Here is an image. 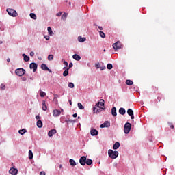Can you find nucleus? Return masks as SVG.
<instances>
[{
  "instance_id": "26",
  "label": "nucleus",
  "mask_w": 175,
  "mask_h": 175,
  "mask_svg": "<svg viewBox=\"0 0 175 175\" xmlns=\"http://www.w3.org/2000/svg\"><path fill=\"white\" fill-rule=\"evenodd\" d=\"M69 162H70V165L71 166H76V161H75V160L73 159H70L69 160Z\"/></svg>"
},
{
  "instance_id": "5",
  "label": "nucleus",
  "mask_w": 175,
  "mask_h": 175,
  "mask_svg": "<svg viewBox=\"0 0 175 175\" xmlns=\"http://www.w3.org/2000/svg\"><path fill=\"white\" fill-rule=\"evenodd\" d=\"M15 73L19 77L24 76L25 75V70L24 68H18L15 70Z\"/></svg>"
},
{
  "instance_id": "50",
  "label": "nucleus",
  "mask_w": 175,
  "mask_h": 175,
  "mask_svg": "<svg viewBox=\"0 0 175 175\" xmlns=\"http://www.w3.org/2000/svg\"><path fill=\"white\" fill-rule=\"evenodd\" d=\"M98 29H100V31H102L103 29V28L102 27L99 26Z\"/></svg>"
},
{
  "instance_id": "21",
  "label": "nucleus",
  "mask_w": 175,
  "mask_h": 175,
  "mask_svg": "<svg viewBox=\"0 0 175 175\" xmlns=\"http://www.w3.org/2000/svg\"><path fill=\"white\" fill-rule=\"evenodd\" d=\"M119 113H120V114H122V116H124L125 114V113H126V111H125V109L120 108L119 109Z\"/></svg>"
},
{
  "instance_id": "47",
  "label": "nucleus",
  "mask_w": 175,
  "mask_h": 175,
  "mask_svg": "<svg viewBox=\"0 0 175 175\" xmlns=\"http://www.w3.org/2000/svg\"><path fill=\"white\" fill-rule=\"evenodd\" d=\"M64 65H65V66L68 67V62L64 61Z\"/></svg>"
},
{
  "instance_id": "42",
  "label": "nucleus",
  "mask_w": 175,
  "mask_h": 175,
  "mask_svg": "<svg viewBox=\"0 0 175 175\" xmlns=\"http://www.w3.org/2000/svg\"><path fill=\"white\" fill-rule=\"evenodd\" d=\"M62 15V12H58L57 14H56L57 17H59V16Z\"/></svg>"
},
{
  "instance_id": "44",
  "label": "nucleus",
  "mask_w": 175,
  "mask_h": 175,
  "mask_svg": "<svg viewBox=\"0 0 175 175\" xmlns=\"http://www.w3.org/2000/svg\"><path fill=\"white\" fill-rule=\"evenodd\" d=\"M35 55V53L33 51L30 52V57H33Z\"/></svg>"
},
{
  "instance_id": "29",
  "label": "nucleus",
  "mask_w": 175,
  "mask_h": 175,
  "mask_svg": "<svg viewBox=\"0 0 175 175\" xmlns=\"http://www.w3.org/2000/svg\"><path fill=\"white\" fill-rule=\"evenodd\" d=\"M33 158V153L32 150H29V159H32Z\"/></svg>"
},
{
  "instance_id": "27",
  "label": "nucleus",
  "mask_w": 175,
  "mask_h": 175,
  "mask_svg": "<svg viewBox=\"0 0 175 175\" xmlns=\"http://www.w3.org/2000/svg\"><path fill=\"white\" fill-rule=\"evenodd\" d=\"M68 75H69V68H67L63 72V76H64V77L68 76Z\"/></svg>"
},
{
  "instance_id": "60",
  "label": "nucleus",
  "mask_w": 175,
  "mask_h": 175,
  "mask_svg": "<svg viewBox=\"0 0 175 175\" xmlns=\"http://www.w3.org/2000/svg\"><path fill=\"white\" fill-rule=\"evenodd\" d=\"M30 80H33L32 78H30Z\"/></svg>"
},
{
  "instance_id": "59",
  "label": "nucleus",
  "mask_w": 175,
  "mask_h": 175,
  "mask_svg": "<svg viewBox=\"0 0 175 175\" xmlns=\"http://www.w3.org/2000/svg\"><path fill=\"white\" fill-rule=\"evenodd\" d=\"M59 167H60V168L62 167V165H59Z\"/></svg>"
},
{
  "instance_id": "56",
  "label": "nucleus",
  "mask_w": 175,
  "mask_h": 175,
  "mask_svg": "<svg viewBox=\"0 0 175 175\" xmlns=\"http://www.w3.org/2000/svg\"><path fill=\"white\" fill-rule=\"evenodd\" d=\"M131 116V120H133L135 118V116H133V115H132Z\"/></svg>"
},
{
  "instance_id": "1",
  "label": "nucleus",
  "mask_w": 175,
  "mask_h": 175,
  "mask_svg": "<svg viewBox=\"0 0 175 175\" xmlns=\"http://www.w3.org/2000/svg\"><path fill=\"white\" fill-rule=\"evenodd\" d=\"M108 155L109 158H111V159H116L117 157H118V151H113V150L109 149L108 150Z\"/></svg>"
},
{
  "instance_id": "28",
  "label": "nucleus",
  "mask_w": 175,
  "mask_h": 175,
  "mask_svg": "<svg viewBox=\"0 0 175 175\" xmlns=\"http://www.w3.org/2000/svg\"><path fill=\"white\" fill-rule=\"evenodd\" d=\"M126 84L127 85H132L133 84V81H132V80L127 79L126 81Z\"/></svg>"
},
{
  "instance_id": "41",
  "label": "nucleus",
  "mask_w": 175,
  "mask_h": 175,
  "mask_svg": "<svg viewBox=\"0 0 175 175\" xmlns=\"http://www.w3.org/2000/svg\"><path fill=\"white\" fill-rule=\"evenodd\" d=\"M169 126L171 128V129H174V126L172 123H169Z\"/></svg>"
},
{
  "instance_id": "8",
  "label": "nucleus",
  "mask_w": 175,
  "mask_h": 175,
  "mask_svg": "<svg viewBox=\"0 0 175 175\" xmlns=\"http://www.w3.org/2000/svg\"><path fill=\"white\" fill-rule=\"evenodd\" d=\"M102 110H105V108L100 107H97V108H96V107H94L93 108L94 113H100V111H102Z\"/></svg>"
},
{
  "instance_id": "36",
  "label": "nucleus",
  "mask_w": 175,
  "mask_h": 175,
  "mask_svg": "<svg viewBox=\"0 0 175 175\" xmlns=\"http://www.w3.org/2000/svg\"><path fill=\"white\" fill-rule=\"evenodd\" d=\"M107 68L109 69V70H111V69H113V64H108L107 65Z\"/></svg>"
},
{
  "instance_id": "14",
  "label": "nucleus",
  "mask_w": 175,
  "mask_h": 175,
  "mask_svg": "<svg viewBox=\"0 0 175 175\" xmlns=\"http://www.w3.org/2000/svg\"><path fill=\"white\" fill-rule=\"evenodd\" d=\"M41 68L42 69V70H47L48 72H51V70H50L49 67H47V65H46L45 64H42L41 65Z\"/></svg>"
},
{
  "instance_id": "46",
  "label": "nucleus",
  "mask_w": 175,
  "mask_h": 175,
  "mask_svg": "<svg viewBox=\"0 0 175 175\" xmlns=\"http://www.w3.org/2000/svg\"><path fill=\"white\" fill-rule=\"evenodd\" d=\"M72 66H73V63H70L69 66H68V69H70V68H72Z\"/></svg>"
},
{
  "instance_id": "30",
  "label": "nucleus",
  "mask_w": 175,
  "mask_h": 175,
  "mask_svg": "<svg viewBox=\"0 0 175 175\" xmlns=\"http://www.w3.org/2000/svg\"><path fill=\"white\" fill-rule=\"evenodd\" d=\"M78 107L80 110H84V106H83L81 103H78Z\"/></svg>"
},
{
  "instance_id": "39",
  "label": "nucleus",
  "mask_w": 175,
  "mask_h": 175,
  "mask_svg": "<svg viewBox=\"0 0 175 175\" xmlns=\"http://www.w3.org/2000/svg\"><path fill=\"white\" fill-rule=\"evenodd\" d=\"M68 87H69V88H75V84H73V83H68Z\"/></svg>"
},
{
  "instance_id": "13",
  "label": "nucleus",
  "mask_w": 175,
  "mask_h": 175,
  "mask_svg": "<svg viewBox=\"0 0 175 175\" xmlns=\"http://www.w3.org/2000/svg\"><path fill=\"white\" fill-rule=\"evenodd\" d=\"M55 133H57V130L53 129L49 131L48 136H49V137H51V136H53V135H55Z\"/></svg>"
},
{
  "instance_id": "24",
  "label": "nucleus",
  "mask_w": 175,
  "mask_h": 175,
  "mask_svg": "<svg viewBox=\"0 0 175 175\" xmlns=\"http://www.w3.org/2000/svg\"><path fill=\"white\" fill-rule=\"evenodd\" d=\"M37 126L38 128H42V126H43V123L42 122V120H39L38 121H37Z\"/></svg>"
},
{
  "instance_id": "16",
  "label": "nucleus",
  "mask_w": 175,
  "mask_h": 175,
  "mask_svg": "<svg viewBox=\"0 0 175 175\" xmlns=\"http://www.w3.org/2000/svg\"><path fill=\"white\" fill-rule=\"evenodd\" d=\"M92 136H96L98 135V131L95 129H92L90 131Z\"/></svg>"
},
{
  "instance_id": "22",
  "label": "nucleus",
  "mask_w": 175,
  "mask_h": 175,
  "mask_svg": "<svg viewBox=\"0 0 175 175\" xmlns=\"http://www.w3.org/2000/svg\"><path fill=\"white\" fill-rule=\"evenodd\" d=\"M47 29H48V33H49V35L50 36H53V34L54 33L53 32V30L51 29V27H49L47 28Z\"/></svg>"
},
{
  "instance_id": "55",
  "label": "nucleus",
  "mask_w": 175,
  "mask_h": 175,
  "mask_svg": "<svg viewBox=\"0 0 175 175\" xmlns=\"http://www.w3.org/2000/svg\"><path fill=\"white\" fill-rule=\"evenodd\" d=\"M60 111H61L62 114H64V109H62L60 110Z\"/></svg>"
},
{
  "instance_id": "45",
  "label": "nucleus",
  "mask_w": 175,
  "mask_h": 175,
  "mask_svg": "<svg viewBox=\"0 0 175 175\" xmlns=\"http://www.w3.org/2000/svg\"><path fill=\"white\" fill-rule=\"evenodd\" d=\"M0 88L1 90H5V85L3 84H1Z\"/></svg>"
},
{
  "instance_id": "17",
  "label": "nucleus",
  "mask_w": 175,
  "mask_h": 175,
  "mask_svg": "<svg viewBox=\"0 0 175 175\" xmlns=\"http://www.w3.org/2000/svg\"><path fill=\"white\" fill-rule=\"evenodd\" d=\"M72 58L73 59H75V61H80V59H81V57H80V55L77 54L73 55Z\"/></svg>"
},
{
  "instance_id": "43",
  "label": "nucleus",
  "mask_w": 175,
  "mask_h": 175,
  "mask_svg": "<svg viewBox=\"0 0 175 175\" xmlns=\"http://www.w3.org/2000/svg\"><path fill=\"white\" fill-rule=\"evenodd\" d=\"M44 38L46 39V40H50V36H45Z\"/></svg>"
},
{
  "instance_id": "53",
  "label": "nucleus",
  "mask_w": 175,
  "mask_h": 175,
  "mask_svg": "<svg viewBox=\"0 0 175 175\" xmlns=\"http://www.w3.org/2000/svg\"><path fill=\"white\" fill-rule=\"evenodd\" d=\"M63 69H64V70H66V69H68V67H66H66H64Z\"/></svg>"
},
{
  "instance_id": "35",
  "label": "nucleus",
  "mask_w": 175,
  "mask_h": 175,
  "mask_svg": "<svg viewBox=\"0 0 175 175\" xmlns=\"http://www.w3.org/2000/svg\"><path fill=\"white\" fill-rule=\"evenodd\" d=\"M66 17H68V14H67V13H64V14L62 16V20H66Z\"/></svg>"
},
{
  "instance_id": "9",
  "label": "nucleus",
  "mask_w": 175,
  "mask_h": 175,
  "mask_svg": "<svg viewBox=\"0 0 175 175\" xmlns=\"http://www.w3.org/2000/svg\"><path fill=\"white\" fill-rule=\"evenodd\" d=\"M53 117H59L61 116V110L59 109H54L53 111Z\"/></svg>"
},
{
  "instance_id": "10",
  "label": "nucleus",
  "mask_w": 175,
  "mask_h": 175,
  "mask_svg": "<svg viewBox=\"0 0 175 175\" xmlns=\"http://www.w3.org/2000/svg\"><path fill=\"white\" fill-rule=\"evenodd\" d=\"M96 107H102L105 106V100L103 99L100 100V101L96 104Z\"/></svg>"
},
{
  "instance_id": "2",
  "label": "nucleus",
  "mask_w": 175,
  "mask_h": 175,
  "mask_svg": "<svg viewBox=\"0 0 175 175\" xmlns=\"http://www.w3.org/2000/svg\"><path fill=\"white\" fill-rule=\"evenodd\" d=\"M132 128V124L129 122H127L124 124V131L126 135H128L131 132V129Z\"/></svg>"
},
{
  "instance_id": "11",
  "label": "nucleus",
  "mask_w": 175,
  "mask_h": 175,
  "mask_svg": "<svg viewBox=\"0 0 175 175\" xmlns=\"http://www.w3.org/2000/svg\"><path fill=\"white\" fill-rule=\"evenodd\" d=\"M30 69H33V72H36V69H38V64L36 63H31Z\"/></svg>"
},
{
  "instance_id": "49",
  "label": "nucleus",
  "mask_w": 175,
  "mask_h": 175,
  "mask_svg": "<svg viewBox=\"0 0 175 175\" xmlns=\"http://www.w3.org/2000/svg\"><path fill=\"white\" fill-rule=\"evenodd\" d=\"M72 117H74V118H76V117H77V113H74L72 115Z\"/></svg>"
},
{
  "instance_id": "25",
  "label": "nucleus",
  "mask_w": 175,
  "mask_h": 175,
  "mask_svg": "<svg viewBox=\"0 0 175 175\" xmlns=\"http://www.w3.org/2000/svg\"><path fill=\"white\" fill-rule=\"evenodd\" d=\"M85 164L88 165V166L92 165V160H91L90 159H86Z\"/></svg>"
},
{
  "instance_id": "4",
  "label": "nucleus",
  "mask_w": 175,
  "mask_h": 175,
  "mask_svg": "<svg viewBox=\"0 0 175 175\" xmlns=\"http://www.w3.org/2000/svg\"><path fill=\"white\" fill-rule=\"evenodd\" d=\"M7 12H8L9 16H12V17H17V16H18L17 12L12 8H8Z\"/></svg>"
},
{
  "instance_id": "15",
  "label": "nucleus",
  "mask_w": 175,
  "mask_h": 175,
  "mask_svg": "<svg viewBox=\"0 0 175 175\" xmlns=\"http://www.w3.org/2000/svg\"><path fill=\"white\" fill-rule=\"evenodd\" d=\"M111 114L113 117H116L117 116V109L116 108V107H112L111 109Z\"/></svg>"
},
{
  "instance_id": "38",
  "label": "nucleus",
  "mask_w": 175,
  "mask_h": 175,
  "mask_svg": "<svg viewBox=\"0 0 175 175\" xmlns=\"http://www.w3.org/2000/svg\"><path fill=\"white\" fill-rule=\"evenodd\" d=\"M60 122H62V124L65 123V117L62 116L60 118Z\"/></svg>"
},
{
  "instance_id": "37",
  "label": "nucleus",
  "mask_w": 175,
  "mask_h": 175,
  "mask_svg": "<svg viewBox=\"0 0 175 175\" xmlns=\"http://www.w3.org/2000/svg\"><path fill=\"white\" fill-rule=\"evenodd\" d=\"M53 59H54V56L53 55H49L48 56V60L49 61H53Z\"/></svg>"
},
{
  "instance_id": "31",
  "label": "nucleus",
  "mask_w": 175,
  "mask_h": 175,
  "mask_svg": "<svg viewBox=\"0 0 175 175\" xmlns=\"http://www.w3.org/2000/svg\"><path fill=\"white\" fill-rule=\"evenodd\" d=\"M127 113L129 114V116H133V110L129 109L127 110Z\"/></svg>"
},
{
  "instance_id": "12",
  "label": "nucleus",
  "mask_w": 175,
  "mask_h": 175,
  "mask_svg": "<svg viewBox=\"0 0 175 175\" xmlns=\"http://www.w3.org/2000/svg\"><path fill=\"white\" fill-rule=\"evenodd\" d=\"M110 126V122H105L103 124H100V128H109Z\"/></svg>"
},
{
  "instance_id": "23",
  "label": "nucleus",
  "mask_w": 175,
  "mask_h": 175,
  "mask_svg": "<svg viewBox=\"0 0 175 175\" xmlns=\"http://www.w3.org/2000/svg\"><path fill=\"white\" fill-rule=\"evenodd\" d=\"M78 40H79V42H85V40H87V39L84 37L79 36Z\"/></svg>"
},
{
  "instance_id": "52",
  "label": "nucleus",
  "mask_w": 175,
  "mask_h": 175,
  "mask_svg": "<svg viewBox=\"0 0 175 175\" xmlns=\"http://www.w3.org/2000/svg\"><path fill=\"white\" fill-rule=\"evenodd\" d=\"M22 79H23V81H25V80H27V78L23 77Z\"/></svg>"
},
{
  "instance_id": "54",
  "label": "nucleus",
  "mask_w": 175,
  "mask_h": 175,
  "mask_svg": "<svg viewBox=\"0 0 175 175\" xmlns=\"http://www.w3.org/2000/svg\"><path fill=\"white\" fill-rule=\"evenodd\" d=\"M69 103H70V106H72V100H69Z\"/></svg>"
},
{
  "instance_id": "7",
  "label": "nucleus",
  "mask_w": 175,
  "mask_h": 175,
  "mask_svg": "<svg viewBox=\"0 0 175 175\" xmlns=\"http://www.w3.org/2000/svg\"><path fill=\"white\" fill-rule=\"evenodd\" d=\"M9 173L10 174H12V175H16L17 173H18V170L14 167H12L10 169Z\"/></svg>"
},
{
  "instance_id": "57",
  "label": "nucleus",
  "mask_w": 175,
  "mask_h": 175,
  "mask_svg": "<svg viewBox=\"0 0 175 175\" xmlns=\"http://www.w3.org/2000/svg\"><path fill=\"white\" fill-rule=\"evenodd\" d=\"M7 62H10V59L8 58V59H7Z\"/></svg>"
},
{
  "instance_id": "48",
  "label": "nucleus",
  "mask_w": 175,
  "mask_h": 175,
  "mask_svg": "<svg viewBox=\"0 0 175 175\" xmlns=\"http://www.w3.org/2000/svg\"><path fill=\"white\" fill-rule=\"evenodd\" d=\"M40 175H46V172H40Z\"/></svg>"
},
{
  "instance_id": "20",
  "label": "nucleus",
  "mask_w": 175,
  "mask_h": 175,
  "mask_svg": "<svg viewBox=\"0 0 175 175\" xmlns=\"http://www.w3.org/2000/svg\"><path fill=\"white\" fill-rule=\"evenodd\" d=\"M120 148V142H116L114 144H113V150H117Z\"/></svg>"
},
{
  "instance_id": "51",
  "label": "nucleus",
  "mask_w": 175,
  "mask_h": 175,
  "mask_svg": "<svg viewBox=\"0 0 175 175\" xmlns=\"http://www.w3.org/2000/svg\"><path fill=\"white\" fill-rule=\"evenodd\" d=\"M36 120H39V118H40V117L39 116H36Z\"/></svg>"
},
{
  "instance_id": "40",
  "label": "nucleus",
  "mask_w": 175,
  "mask_h": 175,
  "mask_svg": "<svg viewBox=\"0 0 175 175\" xmlns=\"http://www.w3.org/2000/svg\"><path fill=\"white\" fill-rule=\"evenodd\" d=\"M100 36L102 38H105V33H103V31H100Z\"/></svg>"
},
{
  "instance_id": "32",
  "label": "nucleus",
  "mask_w": 175,
  "mask_h": 175,
  "mask_svg": "<svg viewBox=\"0 0 175 175\" xmlns=\"http://www.w3.org/2000/svg\"><path fill=\"white\" fill-rule=\"evenodd\" d=\"M19 133L20 135H24V133H25V132H27V130L25 129H23L21 130H19Z\"/></svg>"
},
{
  "instance_id": "6",
  "label": "nucleus",
  "mask_w": 175,
  "mask_h": 175,
  "mask_svg": "<svg viewBox=\"0 0 175 175\" xmlns=\"http://www.w3.org/2000/svg\"><path fill=\"white\" fill-rule=\"evenodd\" d=\"M86 161L87 157L85 156H83L79 159V163L82 165V166H85Z\"/></svg>"
},
{
  "instance_id": "19",
  "label": "nucleus",
  "mask_w": 175,
  "mask_h": 175,
  "mask_svg": "<svg viewBox=\"0 0 175 175\" xmlns=\"http://www.w3.org/2000/svg\"><path fill=\"white\" fill-rule=\"evenodd\" d=\"M22 57H23V59L25 62H28V61H29V57L25 54H23Z\"/></svg>"
},
{
  "instance_id": "34",
  "label": "nucleus",
  "mask_w": 175,
  "mask_h": 175,
  "mask_svg": "<svg viewBox=\"0 0 175 175\" xmlns=\"http://www.w3.org/2000/svg\"><path fill=\"white\" fill-rule=\"evenodd\" d=\"M40 96H41V98H44V96H46V92L41 91L40 92Z\"/></svg>"
},
{
  "instance_id": "33",
  "label": "nucleus",
  "mask_w": 175,
  "mask_h": 175,
  "mask_svg": "<svg viewBox=\"0 0 175 175\" xmlns=\"http://www.w3.org/2000/svg\"><path fill=\"white\" fill-rule=\"evenodd\" d=\"M30 17H31V18H33V20H36V14H35L33 13L30 14Z\"/></svg>"
},
{
  "instance_id": "3",
  "label": "nucleus",
  "mask_w": 175,
  "mask_h": 175,
  "mask_svg": "<svg viewBox=\"0 0 175 175\" xmlns=\"http://www.w3.org/2000/svg\"><path fill=\"white\" fill-rule=\"evenodd\" d=\"M112 47L113 49H114V50H120L122 49V47H124V45H122L121 42L118 41L116 43L113 44Z\"/></svg>"
},
{
  "instance_id": "58",
  "label": "nucleus",
  "mask_w": 175,
  "mask_h": 175,
  "mask_svg": "<svg viewBox=\"0 0 175 175\" xmlns=\"http://www.w3.org/2000/svg\"><path fill=\"white\" fill-rule=\"evenodd\" d=\"M3 42L2 41H0V44H2Z\"/></svg>"
},
{
  "instance_id": "18",
  "label": "nucleus",
  "mask_w": 175,
  "mask_h": 175,
  "mask_svg": "<svg viewBox=\"0 0 175 175\" xmlns=\"http://www.w3.org/2000/svg\"><path fill=\"white\" fill-rule=\"evenodd\" d=\"M42 109L44 111H46L47 110V105H46V101H42Z\"/></svg>"
}]
</instances>
